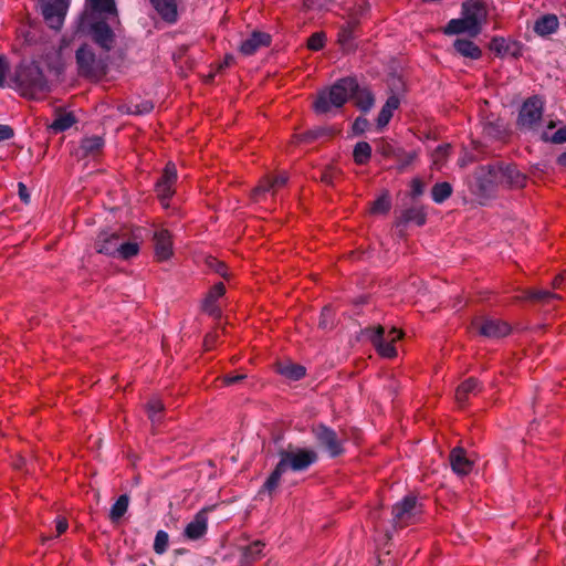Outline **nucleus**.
Listing matches in <instances>:
<instances>
[{
  "label": "nucleus",
  "instance_id": "f257e3e1",
  "mask_svg": "<svg viewBox=\"0 0 566 566\" xmlns=\"http://www.w3.org/2000/svg\"><path fill=\"white\" fill-rule=\"evenodd\" d=\"M279 462L274 470L271 472L269 478L263 483L259 494H269L272 496L277 490L282 476L287 471L303 472L306 471L312 464H314L318 454L312 449H302L293 446H287L286 449L279 451Z\"/></svg>",
  "mask_w": 566,
  "mask_h": 566
},
{
  "label": "nucleus",
  "instance_id": "f03ea898",
  "mask_svg": "<svg viewBox=\"0 0 566 566\" xmlns=\"http://www.w3.org/2000/svg\"><path fill=\"white\" fill-rule=\"evenodd\" d=\"M475 179L481 192L489 193L497 187L523 188L526 176L515 165L495 163L481 166L475 170Z\"/></svg>",
  "mask_w": 566,
  "mask_h": 566
},
{
  "label": "nucleus",
  "instance_id": "7ed1b4c3",
  "mask_svg": "<svg viewBox=\"0 0 566 566\" xmlns=\"http://www.w3.org/2000/svg\"><path fill=\"white\" fill-rule=\"evenodd\" d=\"M356 90L357 81L355 78H342L329 88L321 91L313 107L317 114H327L333 108L342 107Z\"/></svg>",
  "mask_w": 566,
  "mask_h": 566
},
{
  "label": "nucleus",
  "instance_id": "20e7f679",
  "mask_svg": "<svg viewBox=\"0 0 566 566\" xmlns=\"http://www.w3.org/2000/svg\"><path fill=\"white\" fill-rule=\"evenodd\" d=\"M13 81L21 94L27 97L35 98L49 91V84L35 63L20 65L15 70Z\"/></svg>",
  "mask_w": 566,
  "mask_h": 566
},
{
  "label": "nucleus",
  "instance_id": "39448f33",
  "mask_svg": "<svg viewBox=\"0 0 566 566\" xmlns=\"http://www.w3.org/2000/svg\"><path fill=\"white\" fill-rule=\"evenodd\" d=\"M80 31L87 34L101 51L108 54L116 44V35L111 27L93 14H83L78 24Z\"/></svg>",
  "mask_w": 566,
  "mask_h": 566
},
{
  "label": "nucleus",
  "instance_id": "423d86ee",
  "mask_svg": "<svg viewBox=\"0 0 566 566\" xmlns=\"http://www.w3.org/2000/svg\"><path fill=\"white\" fill-rule=\"evenodd\" d=\"M76 64L81 75L98 78L105 75L108 63V54L99 50L96 53L92 45L83 44L76 51Z\"/></svg>",
  "mask_w": 566,
  "mask_h": 566
},
{
  "label": "nucleus",
  "instance_id": "0eeeda50",
  "mask_svg": "<svg viewBox=\"0 0 566 566\" xmlns=\"http://www.w3.org/2000/svg\"><path fill=\"white\" fill-rule=\"evenodd\" d=\"M366 333L380 356L385 358H394L397 356V349L394 343L402 337L403 333L401 331L394 327L389 331L388 335L385 336V328L378 325L366 329Z\"/></svg>",
  "mask_w": 566,
  "mask_h": 566
},
{
  "label": "nucleus",
  "instance_id": "6e6552de",
  "mask_svg": "<svg viewBox=\"0 0 566 566\" xmlns=\"http://www.w3.org/2000/svg\"><path fill=\"white\" fill-rule=\"evenodd\" d=\"M422 513V505L412 495L403 497L392 507V522L396 527L415 523Z\"/></svg>",
  "mask_w": 566,
  "mask_h": 566
},
{
  "label": "nucleus",
  "instance_id": "1a4fd4ad",
  "mask_svg": "<svg viewBox=\"0 0 566 566\" xmlns=\"http://www.w3.org/2000/svg\"><path fill=\"white\" fill-rule=\"evenodd\" d=\"M312 432L318 446L325 449L331 457L335 458L344 452L343 440L331 428L325 424H317L312 429Z\"/></svg>",
  "mask_w": 566,
  "mask_h": 566
},
{
  "label": "nucleus",
  "instance_id": "9d476101",
  "mask_svg": "<svg viewBox=\"0 0 566 566\" xmlns=\"http://www.w3.org/2000/svg\"><path fill=\"white\" fill-rule=\"evenodd\" d=\"M544 102L537 97L528 98L522 106L518 115V124L525 129H534L543 115Z\"/></svg>",
  "mask_w": 566,
  "mask_h": 566
},
{
  "label": "nucleus",
  "instance_id": "9b49d317",
  "mask_svg": "<svg viewBox=\"0 0 566 566\" xmlns=\"http://www.w3.org/2000/svg\"><path fill=\"white\" fill-rule=\"evenodd\" d=\"M67 7V0H41L42 14L50 28L62 27Z\"/></svg>",
  "mask_w": 566,
  "mask_h": 566
},
{
  "label": "nucleus",
  "instance_id": "f8f14e48",
  "mask_svg": "<svg viewBox=\"0 0 566 566\" xmlns=\"http://www.w3.org/2000/svg\"><path fill=\"white\" fill-rule=\"evenodd\" d=\"M472 326L479 331L480 335L488 338L504 337L511 332L509 324L500 319L476 318L472 322Z\"/></svg>",
  "mask_w": 566,
  "mask_h": 566
},
{
  "label": "nucleus",
  "instance_id": "ddd939ff",
  "mask_svg": "<svg viewBox=\"0 0 566 566\" xmlns=\"http://www.w3.org/2000/svg\"><path fill=\"white\" fill-rule=\"evenodd\" d=\"M462 17L470 24H475V29L481 32L482 25L486 22L488 10L485 4L480 0H468L462 4Z\"/></svg>",
  "mask_w": 566,
  "mask_h": 566
},
{
  "label": "nucleus",
  "instance_id": "4468645a",
  "mask_svg": "<svg viewBox=\"0 0 566 566\" xmlns=\"http://www.w3.org/2000/svg\"><path fill=\"white\" fill-rule=\"evenodd\" d=\"M177 180V169L175 164L168 163L164 169V174L156 184V191L160 200L164 202L174 193V185Z\"/></svg>",
  "mask_w": 566,
  "mask_h": 566
},
{
  "label": "nucleus",
  "instance_id": "2eb2a0df",
  "mask_svg": "<svg viewBox=\"0 0 566 566\" xmlns=\"http://www.w3.org/2000/svg\"><path fill=\"white\" fill-rule=\"evenodd\" d=\"M122 238L115 231H103L98 234L97 240L95 242V248L98 253H104L111 256H115Z\"/></svg>",
  "mask_w": 566,
  "mask_h": 566
},
{
  "label": "nucleus",
  "instance_id": "dca6fc26",
  "mask_svg": "<svg viewBox=\"0 0 566 566\" xmlns=\"http://www.w3.org/2000/svg\"><path fill=\"white\" fill-rule=\"evenodd\" d=\"M154 242L157 261H166L172 255V240L168 230H156L154 233Z\"/></svg>",
  "mask_w": 566,
  "mask_h": 566
},
{
  "label": "nucleus",
  "instance_id": "f3484780",
  "mask_svg": "<svg viewBox=\"0 0 566 566\" xmlns=\"http://www.w3.org/2000/svg\"><path fill=\"white\" fill-rule=\"evenodd\" d=\"M226 293L223 283H217L211 287L202 301V311L208 315L219 318L221 316V308L218 305V300Z\"/></svg>",
  "mask_w": 566,
  "mask_h": 566
},
{
  "label": "nucleus",
  "instance_id": "a211bd4d",
  "mask_svg": "<svg viewBox=\"0 0 566 566\" xmlns=\"http://www.w3.org/2000/svg\"><path fill=\"white\" fill-rule=\"evenodd\" d=\"M271 43V36L263 32H253L250 38L242 41L240 45V52L244 55H252L259 49L269 46Z\"/></svg>",
  "mask_w": 566,
  "mask_h": 566
},
{
  "label": "nucleus",
  "instance_id": "6ab92c4d",
  "mask_svg": "<svg viewBox=\"0 0 566 566\" xmlns=\"http://www.w3.org/2000/svg\"><path fill=\"white\" fill-rule=\"evenodd\" d=\"M450 464L457 474L467 475L472 471L473 463L470 461L462 448H454L450 453Z\"/></svg>",
  "mask_w": 566,
  "mask_h": 566
},
{
  "label": "nucleus",
  "instance_id": "aec40b11",
  "mask_svg": "<svg viewBox=\"0 0 566 566\" xmlns=\"http://www.w3.org/2000/svg\"><path fill=\"white\" fill-rule=\"evenodd\" d=\"M427 213L424 208L421 206H413L403 210L400 217L397 219V227L405 226L409 222H413L417 226H423L426 223Z\"/></svg>",
  "mask_w": 566,
  "mask_h": 566
},
{
  "label": "nucleus",
  "instance_id": "412c9836",
  "mask_svg": "<svg viewBox=\"0 0 566 566\" xmlns=\"http://www.w3.org/2000/svg\"><path fill=\"white\" fill-rule=\"evenodd\" d=\"M443 32L446 34H460L468 33L471 36H476L480 32L475 29V24H470L465 18L452 19L449 21Z\"/></svg>",
  "mask_w": 566,
  "mask_h": 566
},
{
  "label": "nucleus",
  "instance_id": "4be33fe9",
  "mask_svg": "<svg viewBox=\"0 0 566 566\" xmlns=\"http://www.w3.org/2000/svg\"><path fill=\"white\" fill-rule=\"evenodd\" d=\"M453 48L458 54L463 57L479 60L482 56L481 49L471 40L457 39L453 43Z\"/></svg>",
  "mask_w": 566,
  "mask_h": 566
},
{
  "label": "nucleus",
  "instance_id": "5701e85b",
  "mask_svg": "<svg viewBox=\"0 0 566 566\" xmlns=\"http://www.w3.org/2000/svg\"><path fill=\"white\" fill-rule=\"evenodd\" d=\"M158 14L167 22L177 20V4L175 0H150Z\"/></svg>",
  "mask_w": 566,
  "mask_h": 566
},
{
  "label": "nucleus",
  "instance_id": "b1692460",
  "mask_svg": "<svg viewBox=\"0 0 566 566\" xmlns=\"http://www.w3.org/2000/svg\"><path fill=\"white\" fill-rule=\"evenodd\" d=\"M207 531V517L205 513L199 512L195 518L186 526L185 535L189 539L200 538Z\"/></svg>",
  "mask_w": 566,
  "mask_h": 566
},
{
  "label": "nucleus",
  "instance_id": "393cba45",
  "mask_svg": "<svg viewBox=\"0 0 566 566\" xmlns=\"http://www.w3.org/2000/svg\"><path fill=\"white\" fill-rule=\"evenodd\" d=\"M86 3L90 11H86L84 14H93V17H95L96 13L112 15L117 14L114 0H86Z\"/></svg>",
  "mask_w": 566,
  "mask_h": 566
},
{
  "label": "nucleus",
  "instance_id": "a878e982",
  "mask_svg": "<svg viewBox=\"0 0 566 566\" xmlns=\"http://www.w3.org/2000/svg\"><path fill=\"white\" fill-rule=\"evenodd\" d=\"M103 146L104 140L102 137H86L82 140L77 155L81 157L94 156L101 151Z\"/></svg>",
  "mask_w": 566,
  "mask_h": 566
},
{
  "label": "nucleus",
  "instance_id": "bb28decb",
  "mask_svg": "<svg viewBox=\"0 0 566 566\" xmlns=\"http://www.w3.org/2000/svg\"><path fill=\"white\" fill-rule=\"evenodd\" d=\"M558 28V19L554 14H547L534 23V31L539 35H548L554 33Z\"/></svg>",
  "mask_w": 566,
  "mask_h": 566
},
{
  "label": "nucleus",
  "instance_id": "cd10ccee",
  "mask_svg": "<svg viewBox=\"0 0 566 566\" xmlns=\"http://www.w3.org/2000/svg\"><path fill=\"white\" fill-rule=\"evenodd\" d=\"M356 24L354 22H347L338 33V43L342 46V49L346 52H349L354 50V39H355V31Z\"/></svg>",
  "mask_w": 566,
  "mask_h": 566
},
{
  "label": "nucleus",
  "instance_id": "c85d7f7f",
  "mask_svg": "<svg viewBox=\"0 0 566 566\" xmlns=\"http://www.w3.org/2000/svg\"><path fill=\"white\" fill-rule=\"evenodd\" d=\"M478 380L474 378H469L463 381L457 389L455 399L459 405H463L470 395H475L478 392Z\"/></svg>",
  "mask_w": 566,
  "mask_h": 566
},
{
  "label": "nucleus",
  "instance_id": "c756f323",
  "mask_svg": "<svg viewBox=\"0 0 566 566\" xmlns=\"http://www.w3.org/2000/svg\"><path fill=\"white\" fill-rule=\"evenodd\" d=\"M399 107V98L395 95L390 96L386 104L382 106L381 111L379 112L377 124L379 127H385L390 118L392 117L394 111H396Z\"/></svg>",
  "mask_w": 566,
  "mask_h": 566
},
{
  "label": "nucleus",
  "instance_id": "7c9ffc66",
  "mask_svg": "<svg viewBox=\"0 0 566 566\" xmlns=\"http://www.w3.org/2000/svg\"><path fill=\"white\" fill-rule=\"evenodd\" d=\"M75 117L72 113H56L54 120L50 125V129L54 133H61L75 124Z\"/></svg>",
  "mask_w": 566,
  "mask_h": 566
},
{
  "label": "nucleus",
  "instance_id": "2f4dec72",
  "mask_svg": "<svg viewBox=\"0 0 566 566\" xmlns=\"http://www.w3.org/2000/svg\"><path fill=\"white\" fill-rule=\"evenodd\" d=\"M272 186V177L271 176H265L264 178H262L259 182V185L252 190V199L256 202L261 201L265 193H271L272 196H274L276 192H275V189L274 187H271Z\"/></svg>",
  "mask_w": 566,
  "mask_h": 566
},
{
  "label": "nucleus",
  "instance_id": "473e14b6",
  "mask_svg": "<svg viewBox=\"0 0 566 566\" xmlns=\"http://www.w3.org/2000/svg\"><path fill=\"white\" fill-rule=\"evenodd\" d=\"M352 97L355 99L356 105L363 111L370 109L374 104V96L371 93L367 88H359L358 84L357 90L352 95Z\"/></svg>",
  "mask_w": 566,
  "mask_h": 566
},
{
  "label": "nucleus",
  "instance_id": "72a5a7b5",
  "mask_svg": "<svg viewBox=\"0 0 566 566\" xmlns=\"http://www.w3.org/2000/svg\"><path fill=\"white\" fill-rule=\"evenodd\" d=\"M354 160L358 165L368 163L371 156V147L366 142H359L356 144L353 151Z\"/></svg>",
  "mask_w": 566,
  "mask_h": 566
},
{
  "label": "nucleus",
  "instance_id": "f704fd0d",
  "mask_svg": "<svg viewBox=\"0 0 566 566\" xmlns=\"http://www.w3.org/2000/svg\"><path fill=\"white\" fill-rule=\"evenodd\" d=\"M128 503V496L126 494L120 495L111 509L109 518L115 522L123 517L127 512Z\"/></svg>",
  "mask_w": 566,
  "mask_h": 566
},
{
  "label": "nucleus",
  "instance_id": "c9c22d12",
  "mask_svg": "<svg viewBox=\"0 0 566 566\" xmlns=\"http://www.w3.org/2000/svg\"><path fill=\"white\" fill-rule=\"evenodd\" d=\"M452 193V186L449 182H439L432 187L431 196L434 202L441 203Z\"/></svg>",
  "mask_w": 566,
  "mask_h": 566
},
{
  "label": "nucleus",
  "instance_id": "e433bc0d",
  "mask_svg": "<svg viewBox=\"0 0 566 566\" xmlns=\"http://www.w3.org/2000/svg\"><path fill=\"white\" fill-rule=\"evenodd\" d=\"M450 148H451L450 144H443V145L438 146L432 151V154H431L432 166L436 169H441V167L443 166L444 161L449 157Z\"/></svg>",
  "mask_w": 566,
  "mask_h": 566
},
{
  "label": "nucleus",
  "instance_id": "4c0bfd02",
  "mask_svg": "<svg viewBox=\"0 0 566 566\" xmlns=\"http://www.w3.org/2000/svg\"><path fill=\"white\" fill-rule=\"evenodd\" d=\"M146 410L148 413V418L150 419L151 422L155 423L159 421L161 418L160 415L164 411V403L158 398H151L146 405Z\"/></svg>",
  "mask_w": 566,
  "mask_h": 566
},
{
  "label": "nucleus",
  "instance_id": "58836bf2",
  "mask_svg": "<svg viewBox=\"0 0 566 566\" xmlns=\"http://www.w3.org/2000/svg\"><path fill=\"white\" fill-rule=\"evenodd\" d=\"M138 251H139L138 243L128 242L123 239L115 258H120V259L127 260L132 256L137 255Z\"/></svg>",
  "mask_w": 566,
  "mask_h": 566
},
{
  "label": "nucleus",
  "instance_id": "ea45409f",
  "mask_svg": "<svg viewBox=\"0 0 566 566\" xmlns=\"http://www.w3.org/2000/svg\"><path fill=\"white\" fill-rule=\"evenodd\" d=\"M521 298L546 303L549 300H555V298L559 300L560 296L557 294L551 293L548 291H545V290H538V291H527V292H525V295L522 296Z\"/></svg>",
  "mask_w": 566,
  "mask_h": 566
},
{
  "label": "nucleus",
  "instance_id": "a19ab883",
  "mask_svg": "<svg viewBox=\"0 0 566 566\" xmlns=\"http://www.w3.org/2000/svg\"><path fill=\"white\" fill-rule=\"evenodd\" d=\"M264 544L260 541L252 543L251 545L243 548V557L245 562H254L262 555Z\"/></svg>",
  "mask_w": 566,
  "mask_h": 566
},
{
  "label": "nucleus",
  "instance_id": "79ce46f5",
  "mask_svg": "<svg viewBox=\"0 0 566 566\" xmlns=\"http://www.w3.org/2000/svg\"><path fill=\"white\" fill-rule=\"evenodd\" d=\"M281 374L290 379H301L305 375V368L300 365H286L281 368Z\"/></svg>",
  "mask_w": 566,
  "mask_h": 566
},
{
  "label": "nucleus",
  "instance_id": "37998d69",
  "mask_svg": "<svg viewBox=\"0 0 566 566\" xmlns=\"http://www.w3.org/2000/svg\"><path fill=\"white\" fill-rule=\"evenodd\" d=\"M391 203L388 193H384L374 201L371 207L373 213H387L390 210Z\"/></svg>",
  "mask_w": 566,
  "mask_h": 566
},
{
  "label": "nucleus",
  "instance_id": "c03bdc74",
  "mask_svg": "<svg viewBox=\"0 0 566 566\" xmlns=\"http://www.w3.org/2000/svg\"><path fill=\"white\" fill-rule=\"evenodd\" d=\"M169 536L165 531H158L154 542V551L164 554L168 546Z\"/></svg>",
  "mask_w": 566,
  "mask_h": 566
},
{
  "label": "nucleus",
  "instance_id": "a18cd8bd",
  "mask_svg": "<svg viewBox=\"0 0 566 566\" xmlns=\"http://www.w3.org/2000/svg\"><path fill=\"white\" fill-rule=\"evenodd\" d=\"M325 43V34L322 32H316L312 34L307 40V48L313 51H318L323 49Z\"/></svg>",
  "mask_w": 566,
  "mask_h": 566
},
{
  "label": "nucleus",
  "instance_id": "49530a36",
  "mask_svg": "<svg viewBox=\"0 0 566 566\" xmlns=\"http://www.w3.org/2000/svg\"><path fill=\"white\" fill-rule=\"evenodd\" d=\"M332 0H303V4L307 10H323L327 8Z\"/></svg>",
  "mask_w": 566,
  "mask_h": 566
},
{
  "label": "nucleus",
  "instance_id": "de8ad7c7",
  "mask_svg": "<svg viewBox=\"0 0 566 566\" xmlns=\"http://www.w3.org/2000/svg\"><path fill=\"white\" fill-rule=\"evenodd\" d=\"M332 310L328 306H325L322 311L318 325L321 328L327 329L332 326Z\"/></svg>",
  "mask_w": 566,
  "mask_h": 566
},
{
  "label": "nucleus",
  "instance_id": "09e8293b",
  "mask_svg": "<svg viewBox=\"0 0 566 566\" xmlns=\"http://www.w3.org/2000/svg\"><path fill=\"white\" fill-rule=\"evenodd\" d=\"M271 177H272V186L271 187H274L275 192H277L281 188H283L289 180V176L285 172H281L276 176H271Z\"/></svg>",
  "mask_w": 566,
  "mask_h": 566
},
{
  "label": "nucleus",
  "instance_id": "8fccbe9b",
  "mask_svg": "<svg viewBox=\"0 0 566 566\" xmlns=\"http://www.w3.org/2000/svg\"><path fill=\"white\" fill-rule=\"evenodd\" d=\"M490 49L496 52L497 54H503L507 49L505 40L503 38H494L490 42Z\"/></svg>",
  "mask_w": 566,
  "mask_h": 566
},
{
  "label": "nucleus",
  "instance_id": "3c124183",
  "mask_svg": "<svg viewBox=\"0 0 566 566\" xmlns=\"http://www.w3.org/2000/svg\"><path fill=\"white\" fill-rule=\"evenodd\" d=\"M338 174H339V171L336 168L329 167L323 171V174L321 176V180L324 184L332 185Z\"/></svg>",
  "mask_w": 566,
  "mask_h": 566
},
{
  "label": "nucleus",
  "instance_id": "603ef678",
  "mask_svg": "<svg viewBox=\"0 0 566 566\" xmlns=\"http://www.w3.org/2000/svg\"><path fill=\"white\" fill-rule=\"evenodd\" d=\"M543 138L546 140L549 139L551 142H553L555 144L565 143L566 142V126L556 130L551 138L546 135H544Z\"/></svg>",
  "mask_w": 566,
  "mask_h": 566
},
{
  "label": "nucleus",
  "instance_id": "864d4df0",
  "mask_svg": "<svg viewBox=\"0 0 566 566\" xmlns=\"http://www.w3.org/2000/svg\"><path fill=\"white\" fill-rule=\"evenodd\" d=\"M208 265L213 269L217 273H219L221 276L227 277V268L222 262H219L216 259L208 260Z\"/></svg>",
  "mask_w": 566,
  "mask_h": 566
},
{
  "label": "nucleus",
  "instance_id": "5fc2aeb1",
  "mask_svg": "<svg viewBox=\"0 0 566 566\" xmlns=\"http://www.w3.org/2000/svg\"><path fill=\"white\" fill-rule=\"evenodd\" d=\"M8 72L9 63L4 56L0 55V87L4 86Z\"/></svg>",
  "mask_w": 566,
  "mask_h": 566
},
{
  "label": "nucleus",
  "instance_id": "6e6d98bb",
  "mask_svg": "<svg viewBox=\"0 0 566 566\" xmlns=\"http://www.w3.org/2000/svg\"><path fill=\"white\" fill-rule=\"evenodd\" d=\"M424 191V185L420 179H413L411 181V195L413 197L421 196Z\"/></svg>",
  "mask_w": 566,
  "mask_h": 566
},
{
  "label": "nucleus",
  "instance_id": "4d7b16f0",
  "mask_svg": "<svg viewBox=\"0 0 566 566\" xmlns=\"http://www.w3.org/2000/svg\"><path fill=\"white\" fill-rule=\"evenodd\" d=\"M69 527L67 521L63 516H59L55 520V530H56V536H60L63 534Z\"/></svg>",
  "mask_w": 566,
  "mask_h": 566
},
{
  "label": "nucleus",
  "instance_id": "13d9d810",
  "mask_svg": "<svg viewBox=\"0 0 566 566\" xmlns=\"http://www.w3.org/2000/svg\"><path fill=\"white\" fill-rule=\"evenodd\" d=\"M13 136V129L8 125H0V142L10 139Z\"/></svg>",
  "mask_w": 566,
  "mask_h": 566
},
{
  "label": "nucleus",
  "instance_id": "bf43d9fd",
  "mask_svg": "<svg viewBox=\"0 0 566 566\" xmlns=\"http://www.w3.org/2000/svg\"><path fill=\"white\" fill-rule=\"evenodd\" d=\"M153 109V104L150 103H144L142 105V107L139 105H135L134 106V109H130V113L133 114H143V113H148Z\"/></svg>",
  "mask_w": 566,
  "mask_h": 566
},
{
  "label": "nucleus",
  "instance_id": "052dcab7",
  "mask_svg": "<svg viewBox=\"0 0 566 566\" xmlns=\"http://www.w3.org/2000/svg\"><path fill=\"white\" fill-rule=\"evenodd\" d=\"M244 378H245V375H243V374L235 375V376H229L228 375V376L223 377L222 381H223L224 385L230 386V385H233V384H235L238 381L243 380Z\"/></svg>",
  "mask_w": 566,
  "mask_h": 566
},
{
  "label": "nucleus",
  "instance_id": "680f3d73",
  "mask_svg": "<svg viewBox=\"0 0 566 566\" xmlns=\"http://www.w3.org/2000/svg\"><path fill=\"white\" fill-rule=\"evenodd\" d=\"M367 124H368V122H367V119H366V118L358 117V118L355 120V123H354L353 127H354V129H355L356 132H358V133H363V132L365 130V128H366Z\"/></svg>",
  "mask_w": 566,
  "mask_h": 566
},
{
  "label": "nucleus",
  "instance_id": "e2e57ef3",
  "mask_svg": "<svg viewBox=\"0 0 566 566\" xmlns=\"http://www.w3.org/2000/svg\"><path fill=\"white\" fill-rule=\"evenodd\" d=\"M18 187H19V196H20L21 200L24 201L25 203H28L30 201V195L28 192V188L22 182H19Z\"/></svg>",
  "mask_w": 566,
  "mask_h": 566
},
{
  "label": "nucleus",
  "instance_id": "0e129e2a",
  "mask_svg": "<svg viewBox=\"0 0 566 566\" xmlns=\"http://www.w3.org/2000/svg\"><path fill=\"white\" fill-rule=\"evenodd\" d=\"M565 282H566V273L560 274L554 279L553 287L560 289Z\"/></svg>",
  "mask_w": 566,
  "mask_h": 566
},
{
  "label": "nucleus",
  "instance_id": "69168bd1",
  "mask_svg": "<svg viewBox=\"0 0 566 566\" xmlns=\"http://www.w3.org/2000/svg\"><path fill=\"white\" fill-rule=\"evenodd\" d=\"M313 135H314V132L310 130V132L303 134L302 136H297V138H298L300 142L310 143V142H313L315 139Z\"/></svg>",
  "mask_w": 566,
  "mask_h": 566
},
{
  "label": "nucleus",
  "instance_id": "338daca9",
  "mask_svg": "<svg viewBox=\"0 0 566 566\" xmlns=\"http://www.w3.org/2000/svg\"><path fill=\"white\" fill-rule=\"evenodd\" d=\"M473 161V157L468 155V154H464L460 159H459V165L461 167H465L467 165H469L470 163Z\"/></svg>",
  "mask_w": 566,
  "mask_h": 566
},
{
  "label": "nucleus",
  "instance_id": "774afa93",
  "mask_svg": "<svg viewBox=\"0 0 566 566\" xmlns=\"http://www.w3.org/2000/svg\"><path fill=\"white\" fill-rule=\"evenodd\" d=\"M216 338L217 336L213 335V334H209L207 335L206 339H205V346L207 349H210L211 346L213 345V343L216 342Z\"/></svg>",
  "mask_w": 566,
  "mask_h": 566
}]
</instances>
